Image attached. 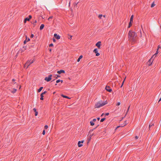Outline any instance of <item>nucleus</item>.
<instances>
[{
    "instance_id": "obj_18",
    "label": "nucleus",
    "mask_w": 161,
    "mask_h": 161,
    "mask_svg": "<svg viewBox=\"0 0 161 161\" xmlns=\"http://www.w3.org/2000/svg\"><path fill=\"white\" fill-rule=\"evenodd\" d=\"M134 16L133 15H132L130 18V22H133V18Z\"/></svg>"
},
{
    "instance_id": "obj_20",
    "label": "nucleus",
    "mask_w": 161,
    "mask_h": 161,
    "mask_svg": "<svg viewBox=\"0 0 161 161\" xmlns=\"http://www.w3.org/2000/svg\"><path fill=\"white\" fill-rule=\"evenodd\" d=\"M132 22H130L129 23V25L128 27V28H129L132 25Z\"/></svg>"
},
{
    "instance_id": "obj_39",
    "label": "nucleus",
    "mask_w": 161,
    "mask_h": 161,
    "mask_svg": "<svg viewBox=\"0 0 161 161\" xmlns=\"http://www.w3.org/2000/svg\"><path fill=\"white\" fill-rule=\"evenodd\" d=\"M34 36L33 34H31V38H33L34 37Z\"/></svg>"
},
{
    "instance_id": "obj_10",
    "label": "nucleus",
    "mask_w": 161,
    "mask_h": 161,
    "mask_svg": "<svg viewBox=\"0 0 161 161\" xmlns=\"http://www.w3.org/2000/svg\"><path fill=\"white\" fill-rule=\"evenodd\" d=\"M83 142H84L83 141H79L78 142V146L79 147H81L82 146V144L81 143H83Z\"/></svg>"
},
{
    "instance_id": "obj_38",
    "label": "nucleus",
    "mask_w": 161,
    "mask_h": 161,
    "mask_svg": "<svg viewBox=\"0 0 161 161\" xmlns=\"http://www.w3.org/2000/svg\"><path fill=\"white\" fill-rule=\"evenodd\" d=\"M153 125V124H150L149 125V128H150V127H151V126H152Z\"/></svg>"
},
{
    "instance_id": "obj_54",
    "label": "nucleus",
    "mask_w": 161,
    "mask_h": 161,
    "mask_svg": "<svg viewBox=\"0 0 161 161\" xmlns=\"http://www.w3.org/2000/svg\"><path fill=\"white\" fill-rule=\"evenodd\" d=\"M59 70L62 71V70H63V69H60V70Z\"/></svg>"
},
{
    "instance_id": "obj_33",
    "label": "nucleus",
    "mask_w": 161,
    "mask_h": 161,
    "mask_svg": "<svg viewBox=\"0 0 161 161\" xmlns=\"http://www.w3.org/2000/svg\"><path fill=\"white\" fill-rule=\"evenodd\" d=\"M48 127V126L47 125H45L44 126L45 129H47Z\"/></svg>"
},
{
    "instance_id": "obj_5",
    "label": "nucleus",
    "mask_w": 161,
    "mask_h": 161,
    "mask_svg": "<svg viewBox=\"0 0 161 161\" xmlns=\"http://www.w3.org/2000/svg\"><path fill=\"white\" fill-rule=\"evenodd\" d=\"M94 53H96V55L98 56L100 55V53H98V49L97 48H95L93 51Z\"/></svg>"
},
{
    "instance_id": "obj_47",
    "label": "nucleus",
    "mask_w": 161,
    "mask_h": 161,
    "mask_svg": "<svg viewBox=\"0 0 161 161\" xmlns=\"http://www.w3.org/2000/svg\"><path fill=\"white\" fill-rule=\"evenodd\" d=\"M161 101V98L159 99V100L158 101V102H159L160 101Z\"/></svg>"
},
{
    "instance_id": "obj_37",
    "label": "nucleus",
    "mask_w": 161,
    "mask_h": 161,
    "mask_svg": "<svg viewBox=\"0 0 161 161\" xmlns=\"http://www.w3.org/2000/svg\"><path fill=\"white\" fill-rule=\"evenodd\" d=\"M130 106L128 107V109H127V112H126V114H127V112H128V111H129V108H130Z\"/></svg>"
},
{
    "instance_id": "obj_51",
    "label": "nucleus",
    "mask_w": 161,
    "mask_h": 161,
    "mask_svg": "<svg viewBox=\"0 0 161 161\" xmlns=\"http://www.w3.org/2000/svg\"><path fill=\"white\" fill-rule=\"evenodd\" d=\"M21 86H20L19 89H20L21 88Z\"/></svg>"
},
{
    "instance_id": "obj_27",
    "label": "nucleus",
    "mask_w": 161,
    "mask_h": 161,
    "mask_svg": "<svg viewBox=\"0 0 161 161\" xmlns=\"http://www.w3.org/2000/svg\"><path fill=\"white\" fill-rule=\"evenodd\" d=\"M105 118H103L101 120H100V122H103L105 120Z\"/></svg>"
},
{
    "instance_id": "obj_29",
    "label": "nucleus",
    "mask_w": 161,
    "mask_h": 161,
    "mask_svg": "<svg viewBox=\"0 0 161 161\" xmlns=\"http://www.w3.org/2000/svg\"><path fill=\"white\" fill-rule=\"evenodd\" d=\"M125 78H126V77L125 78V79H124V80L123 82H122V83L120 86L121 87H122V86H123V84H124V82L125 81Z\"/></svg>"
},
{
    "instance_id": "obj_25",
    "label": "nucleus",
    "mask_w": 161,
    "mask_h": 161,
    "mask_svg": "<svg viewBox=\"0 0 161 161\" xmlns=\"http://www.w3.org/2000/svg\"><path fill=\"white\" fill-rule=\"evenodd\" d=\"M57 73L58 74H61V73H65V71H58Z\"/></svg>"
},
{
    "instance_id": "obj_6",
    "label": "nucleus",
    "mask_w": 161,
    "mask_h": 161,
    "mask_svg": "<svg viewBox=\"0 0 161 161\" xmlns=\"http://www.w3.org/2000/svg\"><path fill=\"white\" fill-rule=\"evenodd\" d=\"M54 36L56 39L57 40L60 39V36L56 33L54 34Z\"/></svg>"
},
{
    "instance_id": "obj_24",
    "label": "nucleus",
    "mask_w": 161,
    "mask_h": 161,
    "mask_svg": "<svg viewBox=\"0 0 161 161\" xmlns=\"http://www.w3.org/2000/svg\"><path fill=\"white\" fill-rule=\"evenodd\" d=\"M155 5V4H154V2H153L152 4H151V7L152 8Z\"/></svg>"
},
{
    "instance_id": "obj_4",
    "label": "nucleus",
    "mask_w": 161,
    "mask_h": 161,
    "mask_svg": "<svg viewBox=\"0 0 161 161\" xmlns=\"http://www.w3.org/2000/svg\"><path fill=\"white\" fill-rule=\"evenodd\" d=\"M52 75H49L47 77H46L45 78L44 80L47 82H49L52 79Z\"/></svg>"
},
{
    "instance_id": "obj_28",
    "label": "nucleus",
    "mask_w": 161,
    "mask_h": 161,
    "mask_svg": "<svg viewBox=\"0 0 161 161\" xmlns=\"http://www.w3.org/2000/svg\"><path fill=\"white\" fill-rule=\"evenodd\" d=\"M53 17L52 16H50L49 18L48 19V20L49 21H50V19L53 18Z\"/></svg>"
},
{
    "instance_id": "obj_15",
    "label": "nucleus",
    "mask_w": 161,
    "mask_h": 161,
    "mask_svg": "<svg viewBox=\"0 0 161 161\" xmlns=\"http://www.w3.org/2000/svg\"><path fill=\"white\" fill-rule=\"evenodd\" d=\"M152 64L151 59H149L147 62V64L149 66H150Z\"/></svg>"
},
{
    "instance_id": "obj_3",
    "label": "nucleus",
    "mask_w": 161,
    "mask_h": 161,
    "mask_svg": "<svg viewBox=\"0 0 161 161\" xmlns=\"http://www.w3.org/2000/svg\"><path fill=\"white\" fill-rule=\"evenodd\" d=\"M34 61V60H28L27 61L26 64H25L24 67L25 69H27V68L28 67V66L31 64L33 63Z\"/></svg>"
},
{
    "instance_id": "obj_41",
    "label": "nucleus",
    "mask_w": 161,
    "mask_h": 161,
    "mask_svg": "<svg viewBox=\"0 0 161 161\" xmlns=\"http://www.w3.org/2000/svg\"><path fill=\"white\" fill-rule=\"evenodd\" d=\"M125 125H124L123 126H121V127H123V126H125V125H126V124H127V123H126V121H125Z\"/></svg>"
},
{
    "instance_id": "obj_17",
    "label": "nucleus",
    "mask_w": 161,
    "mask_h": 161,
    "mask_svg": "<svg viewBox=\"0 0 161 161\" xmlns=\"http://www.w3.org/2000/svg\"><path fill=\"white\" fill-rule=\"evenodd\" d=\"M83 57V56L82 55H80V56L77 59V61L78 62H79L80 61L81 59Z\"/></svg>"
},
{
    "instance_id": "obj_19",
    "label": "nucleus",
    "mask_w": 161,
    "mask_h": 161,
    "mask_svg": "<svg viewBox=\"0 0 161 161\" xmlns=\"http://www.w3.org/2000/svg\"><path fill=\"white\" fill-rule=\"evenodd\" d=\"M61 96L62 97H64V98H67L69 99H70V98L69 97H67V96L64 95H62Z\"/></svg>"
},
{
    "instance_id": "obj_13",
    "label": "nucleus",
    "mask_w": 161,
    "mask_h": 161,
    "mask_svg": "<svg viewBox=\"0 0 161 161\" xmlns=\"http://www.w3.org/2000/svg\"><path fill=\"white\" fill-rule=\"evenodd\" d=\"M30 20V18H29L28 17H27L26 18H25L24 22L25 23H26V21H29Z\"/></svg>"
},
{
    "instance_id": "obj_46",
    "label": "nucleus",
    "mask_w": 161,
    "mask_h": 161,
    "mask_svg": "<svg viewBox=\"0 0 161 161\" xmlns=\"http://www.w3.org/2000/svg\"><path fill=\"white\" fill-rule=\"evenodd\" d=\"M29 18H30V19L32 18V16L31 15H29Z\"/></svg>"
},
{
    "instance_id": "obj_43",
    "label": "nucleus",
    "mask_w": 161,
    "mask_h": 161,
    "mask_svg": "<svg viewBox=\"0 0 161 161\" xmlns=\"http://www.w3.org/2000/svg\"><path fill=\"white\" fill-rule=\"evenodd\" d=\"M96 119H93V120H92V121L93 122H95V121H96Z\"/></svg>"
},
{
    "instance_id": "obj_22",
    "label": "nucleus",
    "mask_w": 161,
    "mask_h": 161,
    "mask_svg": "<svg viewBox=\"0 0 161 161\" xmlns=\"http://www.w3.org/2000/svg\"><path fill=\"white\" fill-rule=\"evenodd\" d=\"M17 91V89H13V90L12 91H11V92L13 93H15Z\"/></svg>"
},
{
    "instance_id": "obj_7",
    "label": "nucleus",
    "mask_w": 161,
    "mask_h": 161,
    "mask_svg": "<svg viewBox=\"0 0 161 161\" xmlns=\"http://www.w3.org/2000/svg\"><path fill=\"white\" fill-rule=\"evenodd\" d=\"M105 89L108 92H110L112 91V89L110 88L109 86H107L105 88Z\"/></svg>"
},
{
    "instance_id": "obj_14",
    "label": "nucleus",
    "mask_w": 161,
    "mask_h": 161,
    "mask_svg": "<svg viewBox=\"0 0 161 161\" xmlns=\"http://www.w3.org/2000/svg\"><path fill=\"white\" fill-rule=\"evenodd\" d=\"M161 48V47L160 46V45H158V49H157V51H156V52L154 54V55H156L158 53V51L159 48Z\"/></svg>"
},
{
    "instance_id": "obj_30",
    "label": "nucleus",
    "mask_w": 161,
    "mask_h": 161,
    "mask_svg": "<svg viewBox=\"0 0 161 161\" xmlns=\"http://www.w3.org/2000/svg\"><path fill=\"white\" fill-rule=\"evenodd\" d=\"M103 16V15L102 14H100L98 16V17L100 18V19H101L102 17Z\"/></svg>"
},
{
    "instance_id": "obj_32",
    "label": "nucleus",
    "mask_w": 161,
    "mask_h": 161,
    "mask_svg": "<svg viewBox=\"0 0 161 161\" xmlns=\"http://www.w3.org/2000/svg\"><path fill=\"white\" fill-rule=\"evenodd\" d=\"M120 104V102H118L116 104V106H119Z\"/></svg>"
},
{
    "instance_id": "obj_26",
    "label": "nucleus",
    "mask_w": 161,
    "mask_h": 161,
    "mask_svg": "<svg viewBox=\"0 0 161 161\" xmlns=\"http://www.w3.org/2000/svg\"><path fill=\"white\" fill-rule=\"evenodd\" d=\"M90 123L91 125L92 126H93L94 125V122H93L92 121H90Z\"/></svg>"
},
{
    "instance_id": "obj_2",
    "label": "nucleus",
    "mask_w": 161,
    "mask_h": 161,
    "mask_svg": "<svg viewBox=\"0 0 161 161\" xmlns=\"http://www.w3.org/2000/svg\"><path fill=\"white\" fill-rule=\"evenodd\" d=\"M129 38L132 41L134 40V37L135 36V32L130 31L129 32Z\"/></svg>"
},
{
    "instance_id": "obj_16",
    "label": "nucleus",
    "mask_w": 161,
    "mask_h": 161,
    "mask_svg": "<svg viewBox=\"0 0 161 161\" xmlns=\"http://www.w3.org/2000/svg\"><path fill=\"white\" fill-rule=\"evenodd\" d=\"M33 110L34 111V112L35 113V116H36L37 115L38 112L36 111V109L35 108H34L33 109Z\"/></svg>"
},
{
    "instance_id": "obj_52",
    "label": "nucleus",
    "mask_w": 161,
    "mask_h": 161,
    "mask_svg": "<svg viewBox=\"0 0 161 161\" xmlns=\"http://www.w3.org/2000/svg\"><path fill=\"white\" fill-rule=\"evenodd\" d=\"M51 50H51V49H50V50H50V52H51Z\"/></svg>"
},
{
    "instance_id": "obj_31",
    "label": "nucleus",
    "mask_w": 161,
    "mask_h": 161,
    "mask_svg": "<svg viewBox=\"0 0 161 161\" xmlns=\"http://www.w3.org/2000/svg\"><path fill=\"white\" fill-rule=\"evenodd\" d=\"M37 22V21L36 20H34L33 23V24L34 25H35V24Z\"/></svg>"
},
{
    "instance_id": "obj_55",
    "label": "nucleus",
    "mask_w": 161,
    "mask_h": 161,
    "mask_svg": "<svg viewBox=\"0 0 161 161\" xmlns=\"http://www.w3.org/2000/svg\"><path fill=\"white\" fill-rule=\"evenodd\" d=\"M55 93V92H54L53 94H54Z\"/></svg>"
},
{
    "instance_id": "obj_34",
    "label": "nucleus",
    "mask_w": 161,
    "mask_h": 161,
    "mask_svg": "<svg viewBox=\"0 0 161 161\" xmlns=\"http://www.w3.org/2000/svg\"><path fill=\"white\" fill-rule=\"evenodd\" d=\"M45 134V130H44L43 131V132H42V134L43 135H44Z\"/></svg>"
},
{
    "instance_id": "obj_9",
    "label": "nucleus",
    "mask_w": 161,
    "mask_h": 161,
    "mask_svg": "<svg viewBox=\"0 0 161 161\" xmlns=\"http://www.w3.org/2000/svg\"><path fill=\"white\" fill-rule=\"evenodd\" d=\"M47 93V92L46 91H45L44 92H42V93H41V98H40V99L41 100H43V95L45 94V93Z\"/></svg>"
},
{
    "instance_id": "obj_36",
    "label": "nucleus",
    "mask_w": 161,
    "mask_h": 161,
    "mask_svg": "<svg viewBox=\"0 0 161 161\" xmlns=\"http://www.w3.org/2000/svg\"><path fill=\"white\" fill-rule=\"evenodd\" d=\"M53 43H51L49 45V46L50 47H53Z\"/></svg>"
},
{
    "instance_id": "obj_8",
    "label": "nucleus",
    "mask_w": 161,
    "mask_h": 161,
    "mask_svg": "<svg viewBox=\"0 0 161 161\" xmlns=\"http://www.w3.org/2000/svg\"><path fill=\"white\" fill-rule=\"evenodd\" d=\"M101 44V42L98 41L97 42V43H96V45L98 47V48H100Z\"/></svg>"
},
{
    "instance_id": "obj_1",
    "label": "nucleus",
    "mask_w": 161,
    "mask_h": 161,
    "mask_svg": "<svg viewBox=\"0 0 161 161\" xmlns=\"http://www.w3.org/2000/svg\"><path fill=\"white\" fill-rule=\"evenodd\" d=\"M107 103L106 101L103 102L102 100L99 101L97 102L95 104V108H99L103 106L106 104Z\"/></svg>"
},
{
    "instance_id": "obj_11",
    "label": "nucleus",
    "mask_w": 161,
    "mask_h": 161,
    "mask_svg": "<svg viewBox=\"0 0 161 161\" xmlns=\"http://www.w3.org/2000/svg\"><path fill=\"white\" fill-rule=\"evenodd\" d=\"M26 38L24 42V44H25L27 42H28L30 40V38H28L26 36Z\"/></svg>"
},
{
    "instance_id": "obj_12",
    "label": "nucleus",
    "mask_w": 161,
    "mask_h": 161,
    "mask_svg": "<svg viewBox=\"0 0 161 161\" xmlns=\"http://www.w3.org/2000/svg\"><path fill=\"white\" fill-rule=\"evenodd\" d=\"M44 27V25L43 24H42L40 25V30H42Z\"/></svg>"
},
{
    "instance_id": "obj_35",
    "label": "nucleus",
    "mask_w": 161,
    "mask_h": 161,
    "mask_svg": "<svg viewBox=\"0 0 161 161\" xmlns=\"http://www.w3.org/2000/svg\"><path fill=\"white\" fill-rule=\"evenodd\" d=\"M72 36L70 35L69 37L68 38L69 39H72Z\"/></svg>"
},
{
    "instance_id": "obj_50",
    "label": "nucleus",
    "mask_w": 161,
    "mask_h": 161,
    "mask_svg": "<svg viewBox=\"0 0 161 161\" xmlns=\"http://www.w3.org/2000/svg\"><path fill=\"white\" fill-rule=\"evenodd\" d=\"M12 81H15V80H14V79H13L12 80Z\"/></svg>"
},
{
    "instance_id": "obj_21",
    "label": "nucleus",
    "mask_w": 161,
    "mask_h": 161,
    "mask_svg": "<svg viewBox=\"0 0 161 161\" xmlns=\"http://www.w3.org/2000/svg\"><path fill=\"white\" fill-rule=\"evenodd\" d=\"M43 87H41L38 90V92H40L41 90H42V89H43Z\"/></svg>"
},
{
    "instance_id": "obj_45",
    "label": "nucleus",
    "mask_w": 161,
    "mask_h": 161,
    "mask_svg": "<svg viewBox=\"0 0 161 161\" xmlns=\"http://www.w3.org/2000/svg\"><path fill=\"white\" fill-rule=\"evenodd\" d=\"M57 77H56V76H55V77H56V78H57L58 77H60V76L58 75H57Z\"/></svg>"
},
{
    "instance_id": "obj_49",
    "label": "nucleus",
    "mask_w": 161,
    "mask_h": 161,
    "mask_svg": "<svg viewBox=\"0 0 161 161\" xmlns=\"http://www.w3.org/2000/svg\"><path fill=\"white\" fill-rule=\"evenodd\" d=\"M97 119L98 120H99L100 119V118H97Z\"/></svg>"
},
{
    "instance_id": "obj_42",
    "label": "nucleus",
    "mask_w": 161,
    "mask_h": 161,
    "mask_svg": "<svg viewBox=\"0 0 161 161\" xmlns=\"http://www.w3.org/2000/svg\"><path fill=\"white\" fill-rule=\"evenodd\" d=\"M109 114V113H107L105 114V116H108Z\"/></svg>"
},
{
    "instance_id": "obj_40",
    "label": "nucleus",
    "mask_w": 161,
    "mask_h": 161,
    "mask_svg": "<svg viewBox=\"0 0 161 161\" xmlns=\"http://www.w3.org/2000/svg\"><path fill=\"white\" fill-rule=\"evenodd\" d=\"M53 40L54 42H55L56 41V39L54 38H53Z\"/></svg>"
},
{
    "instance_id": "obj_53",
    "label": "nucleus",
    "mask_w": 161,
    "mask_h": 161,
    "mask_svg": "<svg viewBox=\"0 0 161 161\" xmlns=\"http://www.w3.org/2000/svg\"><path fill=\"white\" fill-rule=\"evenodd\" d=\"M120 126H118V127H117V128H118V127H120Z\"/></svg>"
},
{
    "instance_id": "obj_23",
    "label": "nucleus",
    "mask_w": 161,
    "mask_h": 161,
    "mask_svg": "<svg viewBox=\"0 0 161 161\" xmlns=\"http://www.w3.org/2000/svg\"><path fill=\"white\" fill-rule=\"evenodd\" d=\"M60 81H61V82H62L63 81V80H56V82L57 83H59V82H60Z\"/></svg>"
},
{
    "instance_id": "obj_48",
    "label": "nucleus",
    "mask_w": 161,
    "mask_h": 161,
    "mask_svg": "<svg viewBox=\"0 0 161 161\" xmlns=\"http://www.w3.org/2000/svg\"><path fill=\"white\" fill-rule=\"evenodd\" d=\"M103 114H103H103L101 115V117H102V116H103Z\"/></svg>"
},
{
    "instance_id": "obj_44",
    "label": "nucleus",
    "mask_w": 161,
    "mask_h": 161,
    "mask_svg": "<svg viewBox=\"0 0 161 161\" xmlns=\"http://www.w3.org/2000/svg\"><path fill=\"white\" fill-rule=\"evenodd\" d=\"M135 138L136 139H137L138 138V137L137 136H136L135 137Z\"/></svg>"
}]
</instances>
